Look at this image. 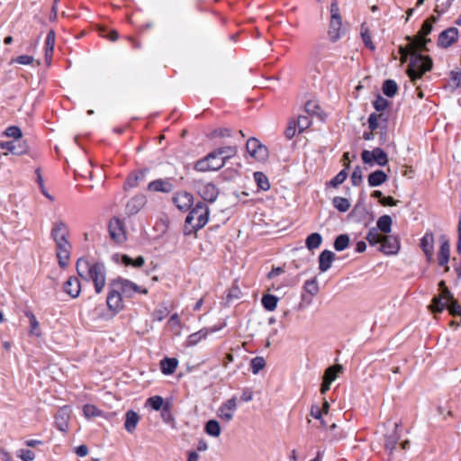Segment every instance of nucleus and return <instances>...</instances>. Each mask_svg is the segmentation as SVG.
I'll list each match as a JSON object with an SVG mask.
<instances>
[{
	"instance_id": "nucleus-1",
	"label": "nucleus",
	"mask_w": 461,
	"mask_h": 461,
	"mask_svg": "<svg viewBox=\"0 0 461 461\" xmlns=\"http://www.w3.org/2000/svg\"><path fill=\"white\" fill-rule=\"evenodd\" d=\"M406 40L409 41V45L407 47L400 46L399 48L401 63H405L410 56V63L406 73L411 81L415 84L416 80L421 78L426 72L431 70L433 63L429 56H424L420 53L424 51L423 50H420L418 46H412V37L406 36Z\"/></svg>"
},
{
	"instance_id": "nucleus-2",
	"label": "nucleus",
	"mask_w": 461,
	"mask_h": 461,
	"mask_svg": "<svg viewBox=\"0 0 461 461\" xmlns=\"http://www.w3.org/2000/svg\"><path fill=\"white\" fill-rule=\"evenodd\" d=\"M76 268L81 278L94 283L96 294L103 292L106 284V271L104 264L90 262L86 258H79Z\"/></svg>"
},
{
	"instance_id": "nucleus-3",
	"label": "nucleus",
	"mask_w": 461,
	"mask_h": 461,
	"mask_svg": "<svg viewBox=\"0 0 461 461\" xmlns=\"http://www.w3.org/2000/svg\"><path fill=\"white\" fill-rule=\"evenodd\" d=\"M69 231L67 225L62 221L54 224L51 230V237L56 243L57 257L60 267L65 268L68 265L72 246L68 240Z\"/></svg>"
},
{
	"instance_id": "nucleus-4",
	"label": "nucleus",
	"mask_w": 461,
	"mask_h": 461,
	"mask_svg": "<svg viewBox=\"0 0 461 461\" xmlns=\"http://www.w3.org/2000/svg\"><path fill=\"white\" fill-rule=\"evenodd\" d=\"M208 207L202 202L197 203L185 218V234L190 235L202 229L208 221Z\"/></svg>"
},
{
	"instance_id": "nucleus-5",
	"label": "nucleus",
	"mask_w": 461,
	"mask_h": 461,
	"mask_svg": "<svg viewBox=\"0 0 461 461\" xmlns=\"http://www.w3.org/2000/svg\"><path fill=\"white\" fill-rule=\"evenodd\" d=\"M223 166H224L223 159L214 150V151L209 153L203 158L198 160L194 165V168L197 171L206 172V171H210V170H212V171L219 170Z\"/></svg>"
},
{
	"instance_id": "nucleus-6",
	"label": "nucleus",
	"mask_w": 461,
	"mask_h": 461,
	"mask_svg": "<svg viewBox=\"0 0 461 461\" xmlns=\"http://www.w3.org/2000/svg\"><path fill=\"white\" fill-rule=\"evenodd\" d=\"M247 151L258 161H266L268 158V149L258 139L250 138L246 144Z\"/></svg>"
},
{
	"instance_id": "nucleus-7",
	"label": "nucleus",
	"mask_w": 461,
	"mask_h": 461,
	"mask_svg": "<svg viewBox=\"0 0 461 461\" xmlns=\"http://www.w3.org/2000/svg\"><path fill=\"white\" fill-rule=\"evenodd\" d=\"M361 158L365 164L368 165L376 163L378 166L384 167L388 163L387 154L380 148H375L372 151L364 150L361 153Z\"/></svg>"
},
{
	"instance_id": "nucleus-8",
	"label": "nucleus",
	"mask_w": 461,
	"mask_h": 461,
	"mask_svg": "<svg viewBox=\"0 0 461 461\" xmlns=\"http://www.w3.org/2000/svg\"><path fill=\"white\" fill-rule=\"evenodd\" d=\"M109 234L116 243H122L126 240V231L123 222L119 218H113L109 222Z\"/></svg>"
},
{
	"instance_id": "nucleus-9",
	"label": "nucleus",
	"mask_w": 461,
	"mask_h": 461,
	"mask_svg": "<svg viewBox=\"0 0 461 461\" xmlns=\"http://www.w3.org/2000/svg\"><path fill=\"white\" fill-rule=\"evenodd\" d=\"M432 25L430 20H426L420 30L418 32V34L415 38H412L413 43L412 46H418L420 50L427 51V44L430 42V39L427 38V36L431 32Z\"/></svg>"
},
{
	"instance_id": "nucleus-10",
	"label": "nucleus",
	"mask_w": 461,
	"mask_h": 461,
	"mask_svg": "<svg viewBox=\"0 0 461 461\" xmlns=\"http://www.w3.org/2000/svg\"><path fill=\"white\" fill-rule=\"evenodd\" d=\"M238 407V402L236 397H232L229 400H227L225 402H223L218 409L217 415L218 417L226 421H230L233 417L234 413Z\"/></svg>"
},
{
	"instance_id": "nucleus-11",
	"label": "nucleus",
	"mask_w": 461,
	"mask_h": 461,
	"mask_svg": "<svg viewBox=\"0 0 461 461\" xmlns=\"http://www.w3.org/2000/svg\"><path fill=\"white\" fill-rule=\"evenodd\" d=\"M106 303L110 311L119 312L123 308L122 296L121 292L113 285H109V293Z\"/></svg>"
},
{
	"instance_id": "nucleus-12",
	"label": "nucleus",
	"mask_w": 461,
	"mask_h": 461,
	"mask_svg": "<svg viewBox=\"0 0 461 461\" xmlns=\"http://www.w3.org/2000/svg\"><path fill=\"white\" fill-rule=\"evenodd\" d=\"M459 36V32L456 27H449L438 35V45L441 48H447L454 44Z\"/></svg>"
},
{
	"instance_id": "nucleus-13",
	"label": "nucleus",
	"mask_w": 461,
	"mask_h": 461,
	"mask_svg": "<svg viewBox=\"0 0 461 461\" xmlns=\"http://www.w3.org/2000/svg\"><path fill=\"white\" fill-rule=\"evenodd\" d=\"M379 244L380 251L386 255L396 254L400 249V243L395 236L384 235Z\"/></svg>"
},
{
	"instance_id": "nucleus-14",
	"label": "nucleus",
	"mask_w": 461,
	"mask_h": 461,
	"mask_svg": "<svg viewBox=\"0 0 461 461\" xmlns=\"http://www.w3.org/2000/svg\"><path fill=\"white\" fill-rule=\"evenodd\" d=\"M0 149H7L14 155L21 156L28 151V145L23 140L0 141Z\"/></svg>"
},
{
	"instance_id": "nucleus-15",
	"label": "nucleus",
	"mask_w": 461,
	"mask_h": 461,
	"mask_svg": "<svg viewBox=\"0 0 461 461\" xmlns=\"http://www.w3.org/2000/svg\"><path fill=\"white\" fill-rule=\"evenodd\" d=\"M147 198L144 194H137L131 198L126 203V213L128 215H134L138 213L146 204Z\"/></svg>"
},
{
	"instance_id": "nucleus-16",
	"label": "nucleus",
	"mask_w": 461,
	"mask_h": 461,
	"mask_svg": "<svg viewBox=\"0 0 461 461\" xmlns=\"http://www.w3.org/2000/svg\"><path fill=\"white\" fill-rule=\"evenodd\" d=\"M198 193L204 201L210 203H213L219 194L218 188L212 183L202 184L199 186Z\"/></svg>"
},
{
	"instance_id": "nucleus-17",
	"label": "nucleus",
	"mask_w": 461,
	"mask_h": 461,
	"mask_svg": "<svg viewBox=\"0 0 461 461\" xmlns=\"http://www.w3.org/2000/svg\"><path fill=\"white\" fill-rule=\"evenodd\" d=\"M110 285L115 286L122 294H124L127 297H131L133 295L134 283L128 279L121 277L113 279L110 282Z\"/></svg>"
},
{
	"instance_id": "nucleus-18",
	"label": "nucleus",
	"mask_w": 461,
	"mask_h": 461,
	"mask_svg": "<svg viewBox=\"0 0 461 461\" xmlns=\"http://www.w3.org/2000/svg\"><path fill=\"white\" fill-rule=\"evenodd\" d=\"M434 235L432 232H426L420 240V249L427 257L428 261H431L434 255Z\"/></svg>"
},
{
	"instance_id": "nucleus-19",
	"label": "nucleus",
	"mask_w": 461,
	"mask_h": 461,
	"mask_svg": "<svg viewBox=\"0 0 461 461\" xmlns=\"http://www.w3.org/2000/svg\"><path fill=\"white\" fill-rule=\"evenodd\" d=\"M64 292L72 298H77L81 292V285L77 277L70 276L63 285Z\"/></svg>"
},
{
	"instance_id": "nucleus-20",
	"label": "nucleus",
	"mask_w": 461,
	"mask_h": 461,
	"mask_svg": "<svg viewBox=\"0 0 461 461\" xmlns=\"http://www.w3.org/2000/svg\"><path fill=\"white\" fill-rule=\"evenodd\" d=\"M174 203L181 211H186L193 203V195L187 192L177 193L173 198Z\"/></svg>"
},
{
	"instance_id": "nucleus-21",
	"label": "nucleus",
	"mask_w": 461,
	"mask_h": 461,
	"mask_svg": "<svg viewBox=\"0 0 461 461\" xmlns=\"http://www.w3.org/2000/svg\"><path fill=\"white\" fill-rule=\"evenodd\" d=\"M344 33V30L342 29V20H330L328 34L331 41H338L342 34Z\"/></svg>"
},
{
	"instance_id": "nucleus-22",
	"label": "nucleus",
	"mask_w": 461,
	"mask_h": 461,
	"mask_svg": "<svg viewBox=\"0 0 461 461\" xmlns=\"http://www.w3.org/2000/svg\"><path fill=\"white\" fill-rule=\"evenodd\" d=\"M148 190L151 192L170 193L173 190V185L168 180L157 179L148 185Z\"/></svg>"
},
{
	"instance_id": "nucleus-23",
	"label": "nucleus",
	"mask_w": 461,
	"mask_h": 461,
	"mask_svg": "<svg viewBox=\"0 0 461 461\" xmlns=\"http://www.w3.org/2000/svg\"><path fill=\"white\" fill-rule=\"evenodd\" d=\"M335 254L330 250H323L319 257V268L321 272L327 271L334 260Z\"/></svg>"
},
{
	"instance_id": "nucleus-24",
	"label": "nucleus",
	"mask_w": 461,
	"mask_h": 461,
	"mask_svg": "<svg viewBox=\"0 0 461 461\" xmlns=\"http://www.w3.org/2000/svg\"><path fill=\"white\" fill-rule=\"evenodd\" d=\"M449 303H450V299H448L447 297H443V294H440L439 295L435 296L432 299V303L429 306V308L431 309V311L433 312H441L446 308L448 309Z\"/></svg>"
},
{
	"instance_id": "nucleus-25",
	"label": "nucleus",
	"mask_w": 461,
	"mask_h": 461,
	"mask_svg": "<svg viewBox=\"0 0 461 461\" xmlns=\"http://www.w3.org/2000/svg\"><path fill=\"white\" fill-rule=\"evenodd\" d=\"M139 420L140 416L136 411L132 410L128 411L125 414V429L130 433L133 432L139 423Z\"/></svg>"
},
{
	"instance_id": "nucleus-26",
	"label": "nucleus",
	"mask_w": 461,
	"mask_h": 461,
	"mask_svg": "<svg viewBox=\"0 0 461 461\" xmlns=\"http://www.w3.org/2000/svg\"><path fill=\"white\" fill-rule=\"evenodd\" d=\"M219 329L212 328V329H202L197 332L192 333L187 339V344L189 346H195L201 339H205L209 333L217 331Z\"/></svg>"
},
{
	"instance_id": "nucleus-27",
	"label": "nucleus",
	"mask_w": 461,
	"mask_h": 461,
	"mask_svg": "<svg viewBox=\"0 0 461 461\" xmlns=\"http://www.w3.org/2000/svg\"><path fill=\"white\" fill-rule=\"evenodd\" d=\"M24 314L30 321L29 335L35 336V337H41V330L40 323H39L36 316L31 311H25Z\"/></svg>"
},
{
	"instance_id": "nucleus-28",
	"label": "nucleus",
	"mask_w": 461,
	"mask_h": 461,
	"mask_svg": "<svg viewBox=\"0 0 461 461\" xmlns=\"http://www.w3.org/2000/svg\"><path fill=\"white\" fill-rule=\"evenodd\" d=\"M387 175L382 170H376L368 176V184L370 186H378L387 180Z\"/></svg>"
},
{
	"instance_id": "nucleus-29",
	"label": "nucleus",
	"mask_w": 461,
	"mask_h": 461,
	"mask_svg": "<svg viewBox=\"0 0 461 461\" xmlns=\"http://www.w3.org/2000/svg\"><path fill=\"white\" fill-rule=\"evenodd\" d=\"M177 360L176 358H168L166 357L161 360L160 362V367L161 371L165 375H171L173 374L177 366Z\"/></svg>"
},
{
	"instance_id": "nucleus-30",
	"label": "nucleus",
	"mask_w": 461,
	"mask_h": 461,
	"mask_svg": "<svg viewBox=\"0 0 461 461\" xmlns=\"http://www.w3.org/2000/svg\"><path fill=\"white\" fill-rule=\"evenodd\" d=\"M393 220L389 215L381 216L376 222V229L385 234H388L392 230Z\"/></svg>"
},
{
	"instance_id": "nucleus-31",
	"label": "nucleus",
	"mask_w": 461,
	"mask_h": 461,
	"mask_svg": "<svg viewBox=\"0 0 461 461\" xmlns=\"http://www.w3.org/2000/svg\"><path fill=\"white\" fill-rule=\"evenodd\" d=\"M56 424L58 429L61 431H65L68 428L67 420L68 419V411L67 409L59 410L56 414Z\"/></svg>"
},
{
	"instance_id": "nucleus-32",
	"label": "nucleus",
	"mask_w": 461,
	"mask_h": 461,
	"mask_svg": "<svg viewBox=\"0 0 461 461\" xmlns=\"http://www.w3.org/2000/svg\"><path fill=\"white\" fill-rule=\"evenodd\" d=\"M342 366L340 365H334L328 367L325 370L323 380H326L328 383L331 384L338 377V374L342 372Z\"/></svg>"
},
{
	"instance_id": "nucleus-33",
	"label": "nucleus",
	"mask_w": 461,
	"mask_h": 461,
	"mask_svg": "<svg viewBox=\"0 0 461 461\" xmlns=\"http://www.w3.org/2000/svg\"><path fill=\"white\" fill-rule=\"evenodd\" d=\"M205 432L212 437H219L221 435V426L220 423L215 420H210L206 422L204 427Z\"/></svg>"
},
{
	"instance_id": "nucleus-34",
	"label": "nucleus",
	"mask_w": 461,
	"mask_h": 461,
	"mask_svg": "<svg viewBox=\"0 0 461 461\" xmlns=\"http://www.w3.org/2000/svg\"><path fill=\"white\" fill-rule=\"evenodd\" d=\"M146 171H140L134 175L129 176L125 185L129 188L136 187L140 182H143L145 180Z\"/></svg>"
},
{
	"instance_id": "nucleus-35",
	"label": "nucleus",
	"mask_w": 461,
	"mask_h": 461,
	"mask_svg": "<svg viewBox=\"0 0 461 461\" xmlns=\"http://www.w3.org/2000/svg\"><path fill=\"white\" fill-rule=\"evenodd\" d=\"M398 424H394V431L392 435L386 437L385 441V448L390 452L393 451L396 447L397 442L400 438V436L397 433Z\"/></svg>"
},
{
	"instance_id": "nucleus-36",
	"label": "nucleus",
	"mask_w": 461,
	"mask_h": 461,
	"mask_svg": "<svg viewBox=\"0 0 461 461\" xmlns=\"http://www.w3.org/2000/svg\"><path fill=\"white\" fill-rule=\"evenodd\" d=\"M398 86L393 79H387L383 84V92L388 97H393L396 95Z\"/></svg>"
},
{
	"instance_id": "nucleus-37",
	"label": "nucleus",
	"mask_w": 461,
	"mask_h": 461,
	"mask_svg": "<svg viewBox=\"0 0 461 461\" xmlns=\"http://www.w3.org/2000/svg\"><path fill=\"white\" fill-rule=\"evenodd\" d=\"M322 242L321 235L314 232L310 234L306 239V247L308 249L312 250L321 246Z\"/></svg>"
},
{
	"instance_id": "nucleus-38",
	"label": "nucleus",
	"mask_w": 461,
	"mask_h": 461,
	"mask_svg": "<svg viewBox=\"0 0 461 461\" xmlns=\"http://www.w3.org/2000/svg\"><path fill=\"white\" fill-rule=\"evenodd\" d=\"M220 157L223 159L224 163L227 159L234 157L237 154V149L233 146H226L219 148L215 150Z\"/></svg>"
},
{
	"instance_id": "nucleus-39",
	"label": "nucleus",
	"mask_w": 461,
	"mask_h": 461,
	"mask_svg": "<svg viewBox=\"0 0 461 461\" xmlns=\"http://www.w3.org/2000/svg\"><path fill=\"white\" fill-rule=\"evenodd\" d=\"M278 298L272 294H265L262 297L261 303L264 308L267 311H274L277 306Z\"/></svg>"
},
{
	"instance_id": "nucleus-40",
	"label": "nucleus",
	"mask_w": 461,
	"mask_h": 461,
	"mask_svg": "<svg viewBox=\"0 0 461 461\" xmlns=\"http://www.w3.org/2000/svg\"><path fill=\"white\" fill-rule=\"evenodd\" d=\"M333 206L339 212H345L350 208V202L344 197L336 196L332 200Z\"/></svg>"
},
{
	"instance_id": "nucleus-41",
	"label": "nucleus",
	"mask_w": 461,
	"mask_h": 461,
	"mask_svg": "<svg viewBox=\"0 0 461 461\" xmlns=\"http://www.w3.org/2000/svg\"><path fill=\"white\" fill-rule=\"evenodd\" d=\"M349 241L350 240L348 234H340L335 239L334 249L337 251H342L348 247Z\"/></svg>"
},
{
	"instance_id": "nucleus-42",
	"label": "nucleus",
	"mask_w": 461,
	"mask_h": 461,
	"mask_svg": "<svg viewBox=\"0 0 461 461\" xmlns=\"http://www.w3.org/2000/svg\"><path fill=\"white\" fill-rule=\"evenodd\" d=\"M254 179H255L258 186L260 189L267 191L270 188V184H269L268 178L267 177V176L264 173L255 172Z\"/></svg>"
},
{
	"instance_id": "nucleus-43",
	"label": "nucleus",
	"mask_w": 461,
	"mask_h": 461,
	"mask_svg": "<svg viewBox=\"0 0 461 461\" xmlns=\"http://www.w3.org/2000/svg\"><path fill=\"white\" fill-rule=\"evenodd\" d=\"M46 59H49L52 57L53 49L55 45V32L50 31L46 38Z\"/></svg>"
},
{
	"instance_id": "nucleus-44",
	"label": "nucleus",
	"mask_w": 461,
	"mask_h": 461,
	"mask_svg": "<svg viewBox=\"0 0 461 461\" xmlns=\"http://www.w3.org/2000/svg\"><path fill=\"white\" fill-rule=\"evenodd\" d=\"M383 235L379 233L376 228H371L366 237V240L371 246L379 244L382 240Z\"/></svg>"
},
{
	"instance_id": "nucleus-45",
	"label": "nucleus",
	"mask_w": 461,
	"mask_h": 461,
	"mask_svg": "<svg viewBox=\"0 0 461 461\" xmlns=\"http://www.w3.org/2000/svg\"><path fill=\"white\" fill-rule=\"evenodd\" d=\"M122 260L124 265L132 266L134 267H140L145 262V259L142 256H139L136 259H132L129 256L123 255Z\"/></svg>"
},
{
	"instance_id": "nucleus-46",
	"label": "nucleus",
	"mask_w": 461,
	"mask_h": 461,
	"mask_svg": "<svg viewBox=\"0 0 461 461\" xmlns=\"http://www.w3.org/2000/svg\"><path fill=\"white\" fill-rule=\"evenodd\" d=\"M266 366V361L262 357H256L250 361L251 371L254 375L258 374Z\"/></svg>"
},
{
	"instance_id": "nucleus-47",
	"label": "nucleus",
	"mask_w": 461,
	"mask_h": 461,
	"mask_svg": "<svg viewBox=\"0 0 461 461\" xmlns=\"http://www.w3.org/2000/svg\"><path fill=\"white\" fill-rule=\"evenodd\" d=\"M5 135L9 138H14V140L18 141L23 137V132L17 126H9L5 131Z\"/></svg>"
},
{
	"instance_id": "nucleus-48",
	"label": "nucleus",
	"mask_w": 461,
	"mask_h": 461,
	"mask_svg": "<svg viewBox=\"0 0 461 461\" xmlns=\"http://www.w3.org/2000/svg\"><path fill=\"white\" fill-rule=\"evenodd\" d=\"M348 177V173L346 168L338 173L329 183V185L333 187H337L340 184H342Z\"/></svg>"
},
{
	"instance_id": "nucleus-49",
	"label": "nucleus",
	"mask_w": 461,
	"mask_h": 461,
	"mask_svg": "<svg viewBox=\"0 0 461 461\" xmlns=\"http://www.w3.org/2000/svg\"><path fill=\"white\" fill-rule=\"evenodd\" d=\"M305 291L311 295H315L319 292V285L316 279L307 280L304 284Z\"/></svg>"
},
{
	"instance_id": "nucleus-50",
	"label": "nucleus",
	"mask_w": 461,
	"mask_h": 461,
	"mask_svg": "<svg viewBox=\"0 0 461 461\" xmlns=\"http://www.w3.org/2000/svg\"><path fill=\"white\" fill-rule=\"evenodd\" d=\"M361 37L365 45L371 50H374L375 45L373 44L369 31L367 28H365L364 26H362L361 28Z\"/></svg>"
},
{
	"instance_id": "nucleus-51",
	"label": "nucleus",
	"mask_w": 461,
	"mask_h": 461,
	"mask_svg": "<svg viewBox=\"0 0 461 461\" xmlns=\"http://www.w3.org/2000/svg\"><path fill=\"white\" fill-rule=\"evenodd\" d=\"M147 403L149 404L153 410L158 411L163 407L164 399L158 395L152 396L147 400Z\"/></svg>"
},
{
	"instance_id": "nucleus-52",
	"label": "nucleus",
	"mask_w": 461,
	"mask_h": 461,
	"mask_svg": "<svg viewBox=\"0 0 461 461\" xmlns=\"http://www.w3.org/2000/svg\"><path fill=\"white\" fill-rule=\"evenodd\" d=\"M320 109V105L316 101L311 100L305 104V111L310 115H317Z\"/></svg>"
},
{
	"instance_id": "nucleus-53",
	"label": "nucleus",
	"mask_w": 461,
	"mask_h": 461,
	"mask_svg": "<svg viewBox=\"0 0 461 461\" xmlns=\"http://www.w3.org/2000/svg\"><path fill=\"white\" fill-rule=\"evenodd\" d=\"M296 127L299 129V132L303 131L304 130L308 129L311 125V120L309 117L301 115L297 119Z\"/></svg>"
},
{
	"instance_id": "nucleus-54",
	"label": "nucleus",
	"mask_w": 461,
	"mask_h": 461,
	"mask_svg": "<svg viewBox=\"0 0 461 461\" xmlns=\"http://www.w3.org/2000/svg\"><path fill=\"white\" fill-rule=\"evenodd\" d=\"M83 411L86 418H92L100 415V411L92 404H86L83 408Z\"/></svg>"
},
{
	"instance_id": "nucleus-55",
	"label": "nucleus",
	"mask_w": 461,
	"mask_h": 461,
	"mask_svg": "<svg viewBox=\"0 0 461 461\" xmlns=\"http://www.w3.org/2000/svg\"><path fill=\"white\" fill-rule=\"evenodd\" d=\"M330 20H342L337 1H333L330 5Z\"/></svg>"
},
{
	"instance_id": "nucleus-56",
	"label": "nucleus",
	"mask_w": 461,
	"mask_h": 461,
	"mask_svg": "<svg viewBox=\"0 0 461 461\" xmlns=\"http://www.w3.org/2000/svg\"><path fill=\"white\" fill-rule=\"evenodd\" d=\"M34 59L29 55H22L11 60V64L18 63L21 65H30L33 62Z\"/></svg>"
},
{
	"instance_id": "nucleus-57",
	"label": "nucleus",
	"mask_w": 461,
	"mask_h": 461,
	"mask_svg": "<svg viewBox=\"0 0 461 461\" xmlns=\"http://www.w3.org/2000/svg\"><path fill=\"white\" fill-rule=\"evenodd\" d=\"M388 104L389 103L385 98L379 95L374 102V107L376 111L382 112L388 106Z\"/></svg>"
},
{
	"instance_id": "nucleus-58",
	"label": "nucleus",
	"mask_w": 461,
	"mask_h": 461,
	"mask_svg": "<svg viewBox=\"0 0 461 461\" xmlns=\"http://www.w3.org/2000/svg\"><path fill=\"white\" fill-rule=\"evenodd\" d=\"M362 180L363 178L361 168L357 167L351 175V182L354 185H358L361 184Z\"/></svg>"
},
{
	"instance_id": "nucleus-59",
	"label": "nucleus",
	"mask_w": 461,
	"mask_h": 461,
	"mask_svg": "<svg viewBox=\"0 0 461 461\" xmlns=\"http://www.w3.org/2000/svg\"><path fill=\"white\" fill-rule=\"evenodd\" d=\"M450 78L454 83V88H457L461 85V69L452 70L450 72Z\"/></svg>"
},
{
	"instance_id": "nucleus-60",
	"label": "nucleus",
	"mask_w": 461,
	"mask_h": 461,
	"mask_svg": "<svg viewBox=\"0 0 461 461\" xmlns=\"http://www.w3.org/2000/svg\"><path fill=\"white\" fill-rule=\"evenodd\" d=\"M18 456L23 461H32L35 458V454L32 450H29V449H21Z\"/></svg>"
},
{
	"instance_id": "nucleus-61",
	"label": "nucleus",
	"mask_w": 461,
	"mask_h": 461,
	"mask_svg": "<svg viewBox=\"0 0 461 461\" xmlns=\"http://www.w3.org/2000/svg\"><path fill=\"white\" fill-rule=\"evenodd\" d=\"M162 419L166 423H173L175 421L174 417L169 410L168 405L163 407L161 413Z\"/></svg>"
},
{
	"instance_id": "nucleus-62",
	"label": "nucleus",
	"mask_w": 461,
	"mask_h": 461,
	"mask_svg": "<svg viewBox=\"0 0 461 461\" xmlns=\"http://www.w3.org/2000/svg\"><path fill=\"white\" fill-rule=\"evenodd\" d=\"M438 254L443 255V256H445V257L449 258V257H450V245H449L448 240H444L441 242V245H440V248H439V250H438Z\"/></svg>"
},
{
	"instance_id": "nucleus-63",
	"label": "nucleus",
	"mask_w": 461,
	"mask_h": 461,
	"mask_svg": "<svg viewBox=\"0 0 461 461\" xmlns=\"http://www.w3.org/2000/svg\"><path fill=\"white\" fill-rule=\"evenodd\" d=\"M438 286H439V288L441 290L440 294H443V297H447L450 300L453 299V294L450 292V290L447 287L445 281H443V280L440 281L439 284H438Z\"/></svg>"
},
{
	"instance_id": "nucleus-64",
	"label": "nucleus",
	"mask_w": 461,
	"mask_h": 461,
	"mask_svg": "<svg viewBox=\"0 0 461 461\" xmlns=\"http://www.w3.org/2000/svg\"><path fill=\"white\" fill-rule=\"evenodd\" d=\"M296 132V123L295 122H291L288 125V127L285 130V136L287 139H292Z\"/></svg>"
}]
</instances>
